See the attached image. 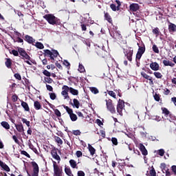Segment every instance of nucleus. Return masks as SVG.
<instances>
[{"instance_id":"nucleus-14","label":"nucleus","mask_w":176,"mask_h":176,"mask_svg":"<svg viewBox=\"0 0 176 176\" xmlns=\"http://www.w3.org/2000/svg\"><path fill=\"white\" fill-rule=\"evenodd\" d=\"M140 146V151L142 152V154L143 156H146L148 155V150H146V148H145V146L142 144V143H140L139 144Z\"/></svg>"},{"instance_id":"nucleus-56","label":"nucleus","mask_w":176,"mask_h":176,"mask_svg":"<svg viewBox=\"0 0 176 176\" xmlns=\"http://www.w3.org/2000/svg\"><path fill=\"white\" fill-rule=\"evenodd\" d=\"M49 94L51 100H56V98H57V96L55 93H50Z\"/></svg>"},{"instance_id":"nucleus-45","label":"nucleus","mask_w":176,"mask_h":176,"mask_svg":"<svg viewBox=\"0 0 176 176\" xmlns=\"http://www.w3.org/2000/svg\"><path fill=\"white\" fill-rule=\"evenodd\" d=\"M55 140L57 144H60V145H63V140L58 136L55 137Z\"/></svg>"},{"instance_id":"nucleus-24","label":"nucleus","mask_w":176,"mask_h":176,"mask_svg":"<svg viewBox=\"0 0 176 176\" xmlns=\"http://www.w3.org/2000/svg\"><path fill=\"white\" fill-rule=\"evenodd\" d=\"M12 59L10 58H6V61L5 62V65L8 68V69H10L12 68Z\"/></svg>"},{"instance_id":"nucleus-61","label":"nucleus","mask_w":176,"mask_h":176,"mask_svg":"<svg viewBox=\"0 0 176 176\" xmlns=\"http://www.w3.org/2000/svg\"><path fill=\"white\" fill-rule=\"evenodd\" d=\"M111 142H112V144H113L116 146H117L118 144V139L116 138H111Z\"/></svg>"},{"instance_id":"nucleus-64","label":"nucleus","mask_w":176,"mask_h":176,"mask_svg":"<svg viewBox=\"0 0 176 176\" xmlns=\"http://www.w3.org/2000/svg\"><path fill=\"white\" fill-rule=\"evenodd\" d=\"M77 174H78V176H85V172H83L82 170H78Z\"/></svg>"},{"instance_id":"nucleus-29","label":"nucleus","mask_w":176,"mask_h":176,"mask_svg":"<svg viewBox=\"0 0 176 176\" xmlns=\"http://www.w3.org/2000/svg\"><path fill=\"white\" fill-rule=\"evenodd\" d=\"M65 173L68 176H74V175L72 174V170H71V168H69L68 166L65 167Z\"/></svg>"},{"instance_id":"nucleus-10","label":"nucleus","mask_w":176,"mask_h":176,"mask_svg":"<svg viewBox=\"0 0 176 176\" xmlns=\"http://www.w3.org/2000/svg\"><path fill=\"white\" fill-rule=\"evenodd\" d=\"M115 2L117 3L118 6H116V5L111 3L110 5V8L111 9V10H113V12H116V10L118 11L120 10L122 3L119 0H116Z\"/></svg>"},{"instance_id":"nucleus-21","label":"nucleus","mask_w":176,"mask_h":176,"mask_svg":"<svg viewBox=\"0 0 176 176\" xmlns=\"http://www.w3.org/2000/svg\"><path fill=\"white\" fill-rule=\"evenodd\" d=\"M163 64L165 65V67H174L175 65V64H174L173 62L167 60H164Z\"/></svg>"},{"instance_id":"nucleus-43","label":"nucleus","mask_w":176,"mask_h":176,"mask_svg":"<svg viewBox=\"0 0 176 176\" xmlns=\"http://www.w3.org/2000/svg\"><path fill=\"white\" fill-rule=\"evenodd\" d=\"M63 65H65L67 68V69H69V68H71V63H69V62H68V60H64Z\"/></svg>"},{"instance_id":"nucleus-40","label":"nucleus","mask_w":176,"mask_h":176,"mask_svg":"<svg viewBox=\"0 0 176 176\" xmlns=\"http://www.w3.org/2000/svg\"><path fill=\"white\" fill-rule=\"evenodd\" d=\"M160 167L163 173H164V171H167V170L168 169V168H167V165H166V164L164 163H162Z\"/></svg>"},{"instance_id":"nucleus-30","label":"nucleus","mask_w":176,"mask_h":176,"mask_svg":"<svg viewBox=\"0 0 176 176\" xmlns=\"http://www.w3.org/2000/svg\"><path fill=\"white\" fill-rule=\"evenodd\" d=\"M1 124L2 127L6 129V130H9V129H10V125L6 121L1 122Z\"/></svg>"},{"instance_id":"nucleus-55","label":"nucleus","mask_w":176,"mask_h":176,"mask_svg":"<svg viewBox=\"0 0 176 176\" xmlns=\"http://www.w3.org/2000/svg\"><path fill=\"white\" fill-rule=\"evenodd\" d=\"M21 120H22L23 123H25V124H26V126H28V127H30V121L27 120V119H25V118H22Z\"/></svg>"},{"instance_id":"nucleus-5","label":"nucleus","mask_w":176,"mask_h":176,"mask_svg":"<svg viewBox=\"0 0 176 176\" xmlns=\"http://www.w3.org/2000/svg\"><path fill=\"white\" fill-rule=\"evenodd\" d=\"M123 109H124V100L119 99L117 104V112L120 116H123Z\"/></svg>"},{"instance_id":"nucleus-12","label":"nucleus","mask_w":176,"mask_h":176,"mask_svg":"<svg viewBox=\"0 0 176 176\" xmlns=\"http://www.w3.org/2000/svg\"><path fill=\"white\" fill-rule=\"evenodd\" d=\"M167 23H168V32H176V25L170 22L169 20H167Z\"/></svg>"},{"instance_id":"nucleus-33","label":"nucleus","mask_w":176,"mask_h":176,"mask_svg":"<svg viewBox=\"0 0 176 176\" xmlns=\"http://www.w3.org/2000/svg\"><path fill=\"white\" fill-rule=\"evenodd\" d=\"M89 90L91 91V93H93V94H98L100 93V91H98V89H97V87H89Z\"/></svg>"},{"instance_id":"nucleus-13","label":"nucleus","mask_w":176,"mask_h":176,"mask_svg":"<svg viewBox=\"0 0 176 176\" xmlns=\"http://www.w3.org/2000/svg\"><path fill=\"white\" fill-rule=\"evenodd\" d=\"M150 68L153 71H159L160 66L159 65V63H157V62H152L150 64Z\"/></svg>"},{"instance_id":"nucleus-62","label":"nucleus","mask_w":176,"mask_h":176,"mask_svg":"<svg viewBox=\"0 0 176 176\" xmlns=\"http://www.w3.org/2000/svg\"><path fill=\"white\" fill-rule=\"evenodd\" d=\"M27 174H28V176H38L39 175V172H33V173L31 175L30 174V173L28 172V170H27Z\"/></svg>"},{"instance_id":"nucleus-50","label":"nucleus","mask_w":176,"mask_h":176,"mask_svg":"<svg viewBox=\"0 0 176 176\" xmlns=\"http://www.w3.org/2000/svg\"><path fill=\"white\" fill-rule=\"evenodd\" d=\"M54 111L55 115L58 118H61V112H60V110L56 109H54Z\"/></svg>"},{"instance_id":"nucleus-27","label":"nucleus","mask_w":176,"mask_h":176,"mask_svg":"<svg viewBox=\"0 0 176 176\" xmlns=\"http://www.w3.org/2000/svg\"><path fill=\"white\" fill-rule=\"evenodd\" d=\"M34 107L36 111H39V109H42V105H41V102H39L38 100L34 102Z\"/></svg>"},{"instance_id":"nucleus-15","label":"nucleus","mask_w":176,"mask_h":176,"mask_svg":"<svg viewBox=\"0 0 176 176\" xmlns=\"http://www.w3.org/2000/svg\"><path fill=\"white\" fill-rule=\"evenodd\" d=\"M24 39L26 42H28V43H30V44L34 43L35 42V39H34V38H32V36H31L28 34L25 36Z\"/></svg>"},{"instance_id":"nucleus-44","label":"nucleus","mask_w":176,"mask_h":176,"mask_svg":"<svg viewBox=\"0 0 176 176\" xmlns=\"http://www.w3.org/2000/svg\"><path fill=\"white\" fill-rule=\"evenodd\" d=\"M150 176H156V170L153 166L151 167V170L149 171Z\"/></svg>"},{"instance_id":"nucleus-51","label":"nucleus","mask_w":176,"mask_h":176,"mask_svg":"<svg viewBox=\"0 0 176 176\" xmlns=\"http://www.w3.org/2000/svg\"><path fill=\"white\" fill-rule=\"evenodd\" d=\"M153 52H154V53H157V54H159V47H157L156 45H153Z\"/></svg>"},{"instance_id":"nucleus-49","label":"nucleus","mask_w":176,"mask_h":176,"mask_svg":"<svg viewBox=\"0 0 176 176\" xmlns=\"http://www.w3.org/2000/svg\"><path fill=\"white\" fill-rule=\"evenodd\" d=\"M17 100H19V96L16 94L12 95V102H16Z\"/></svg>"},{"instance_id":"nucleus-37","label":"nucleus","mask_w":176,"mask_h":176,"mask_svg":"<svg viewBox=\"0 0 176 176\" xmlns=\"http://www.w3.org/2000/svg\"><path fill=\"white\" fill-rule=\"evenodd\" d=\"M153 75L155 76V78H157V79H162V78H163V74L159 72H155Z\"/></svg>"},{"instance_id":"nucleus-28","label":"nucleus","mask_w":176,"mask_h":176,"mask_svg":"<svg viewBox=\"0 0 176 176\" xmlns=\"http://www.w3.org/2000/svg\"><path fill=\"white\" fill-rule=\"evenodd\" d=\"M63 107L64 109H65V111L67 112L68 115H72V113H74V110H72V109L69 108L68 106L63 104Z\"/></svg>"},{"instance_id":"nucleus-57","label":"nucleus","mask_w":176,"mask_h":176,"mask_svg":"<svg viewBox=\"0 0 176 176\" xmlns=\"http://www.w3.org/2000/svg\"><path fill=\"white\" fill-rule=\"evenodd\" d=\"M45 82L47 83H52L53 82V79L50 78V77H45L44 78Z\"/></svg>"},{"instance_id":"nucleus-42","label":"nucleus","mask_w":176,"mask_h":176,"mask_svg":"<svg viewBox=\"0 0 176 176\" xmlns=\"http://www.w3.org/2000/svg\"><path fill=\"white\" fill-rule=\"evenodd\" d=\"M141 76H142V78H144V79H146V80H148V79L150 78L151 76L146 74V73H145L144 72H141Z\"/></svg>"},{"instance_id":"nucleus-60","label":"nucleus","mask_w":176,"mask_h":176,"mask_svg":"<svg viewBox=\"0 0 176 176\" xmlns=\"http://www.w3.org/2000/svg\"><path fill=\"white\" fill-rule=\"evenodd\" d=\"M11 54H13V56H15L16 57L19 56V51L16 50H12L11 52Z\"/></svg>"},{"instance_id":"nucleus-23","label":"nucleus","mask_w":176,"mask_h":176,"mask_svg":"<svg viewBox=\"0 0 176 176\" xmlns=\"http://www.w3.org/2000/svg\"><path fill=\"white\" fill-rule=\"evenodd\" d=\"M69 163L72 168H78V164L76 163V161H75L74 160H70L69 161Z\"/></svg>"},{"instance_id":"nucleus-1","label":"nucleus","mask_w":176,"mask_h":176,"mask_svg":"<svg viewBox=\"0 0 176 176\" xmlns=\"http://www.w3.org/2000/svg\"><path fill=\"white\" fill-rule=\"evenodd\" d=\"M43 19L51 24V25H57V24H60V19L56 17L53 14H47L43 16Z\"/></svg>"},{"instance_id":"nucleus-53","label":"nucleus","mask_w":176,"mask_h":176,"mask_svg":"<svg viewBox=\"0 0 176 176\" xmlns=\"http://www.w3.org/2000/svg\"><path fill=\"white\" fill-rule=\"evenodd\" d=\"M43 75H45V76H47L48 78H50V76H52V74H50V72L46 69L43 72Z\"/></svg>"},{"instance_id":"nucleus-4","label":"nucleus","mask_w":176,"mask_h":176,"mask_svg":"<svg viewBox=\"0 0 176 176\" xmlns=\"http://www.w3.org/2000/svg\"><path fill=\"white\" fill-rule=\"evenodd\" d=\"M57 152L58 153H59V155H61V150H58V148H54L51 151V155L53 159H54V160L58 161V164H60V162H61V157H60V155H58Z\"/></svg>"},{"instance_id":"nucleus-54","label":"nucleus","mask_w":176,"mask_h":176,"mask_svg":"<svg viewBox=\"0 0 176 176\" xmlns=\"http://www.w3.org/2000/svg\"><path fill=\"white\" fill-rule=\"evenodd\" d=\"M21 155H24V156H26V157H28L29 159L31 157V155H30V154H28V153H27L25 151H21Z\"/></svg>"},{"instance_id":"nucleus-35","label":"nucleus","mask_w":176,"mask_h":176,"mask_svg":"<svg viewBox=\"0 0 176 176\" xmlns=\"http://www.w3.org/2000/svg\"><path fill=\"white\" fill-rule=\"evenodd\" d=\"M162 113H164V115H165L166 118L170 114V111H168V109L166 107H162Z\"/></svg>"},{"instance_id":"nucleus-38","label":"nucleus","mask_w":176,"mask_h":176,"mask_svg":"<svg viewBox=\"0 0 176 176\" xmlns=\"http://www.w3.org/2000/svg\"><path fill=\"white\" fill-rule=\"evenodd\" d=\"M168 116H169V118H167L169 122H174V120H176V117L174 114L170 113Z\"/></svg>"},{"instance_id":"nucleus-25","label":"nucleus","mask_w":176,"mask_h":176,"mask_svg":"<svg viewBox=\"0 0 176 176\" xmlns=\"http://www.w3.org/2000/svg\"><path fill=\"white\" fill-rule=\"evenodd\" d=\"M138 53H140L141 54H144L145 53V45H143V46H140V43H138Z\"/></svg>"},{"instance_id":"nucleus-7","label":"nucleus","mask_w":176,"mask_h":176,"mask_svg":"<svg viewBox=\"0 0 176 176\" xmlns=\"http://www.w3.org/2000/svg\"><path fill=\"white\" fill-rule=\"evenodd\" d=\"M106 105L108 111L111 112V113H116V110L115 109V107L113 106V104L112 103V100L109 99L108 100H106Z\"/></svg>"},{"instance_id":"nucleus-31","label":"nucleus","mask_w":176,"mask_h":176,"mask_svg":"<svg viewBox=\"0 0 176 176\" xmlns=\"http://www.w3.org/2000/svg\"><path fill=\"white\" fill-rule=\"evenodd\" d=\"M89 151L90 152V155L91 156H94V154L96 153V148H94L93 146L89 144Z\"/></svg>"},{"instance_id":"nucleus-47","label":"nucleus","mask_w":176,"mask_h":176,"mask_svg":"<svg viewBox=\"0 0 176 176\" xmlns=\"http://www.w3.org/2000/svg\"><path fill=\"white\" fill-rule=\"evenodd\" d=\"M82 31H87V24L81 23L80 25Z\"/></svg>"},{"instance_id":"nucleus-11","label":"nucleus","mask_w":176,"mask_h":176,"mask_svg":"<svg viewBox=\"0 0 176 176\" xmlns=\"http://www.w3.org/2000/svg\"><path fill=\"white\" fill-rule=\"evenodd\" d=\"M130 12H138L140 10V5L138 3H133L129 6Z\"/></svg>"},{"instance_id":"nucleus-2","label":"nucleus","mask_w":176,"mask_h":176,"mask_svg":"<svg viewBox=\"0 0 176 176\" xmlns=\"http://www.w3.org/2000/svg\"><path fill=\"white\" fill-rule=\"evenodd\" d=\"M45 57H50L51 63H54V58H57L59 56L58 51L56 50H44Z\"/></svg>"},{"instance_id":"nucleus-16","label":"nucleus","mask_w":176,"mask_h":176,"mask_svg":"<svg viewBox=\"0 0 176 176\" xmlns=\"http://www.w3.org/2000/svg\"><path fill=\"white\" fill-rule=\"evenodd\" d=\"M0 167H1V168H3L4 170L7 171L8 173L10 171V168H9V166H8L6 164H5V162L1 160H0Z\"/></svg>"},{"instance_id":"nucleus-32","label":"nucleus","mask_w":176,"mask_h":176,"mask_svg":"<svg viewBox=\"0 0 176 176\" xmlns=\"http://www.w3.org/2000/svg\"><path fill=\"white\" fill-rule=\"evenodd\" d=\"M69 118L72 122H76L78 120V116L74 113L69 115Z\"/></svg>"},{"instance_id":"nucleus-19","label":"nucleus","mask_w":176,"mask_h":176,"mask_svg":"<svg viewBox=\"0 0 176 176\" xmlns=\"http://www.w3.org/2000/svg\"><path fill=\"white\" fill-rule=\"evenodd\" d=\"M69 91L72 94V96H79V91L74 89L73 87H69Z\"/></svg>"},{"instance_id":"nucleus-18","label":"nucleus","mask_w":176,"mask_h":176,"mask_svg":"<svg viewBox=\"0 0 176 176\" xmlns=\"http://www.w3.org/2000/svg\"><path fill=\"white\" fill-rule=\"evenodd\" d=\"M21 107H23L24 110L26 111V112H30V106H28V103L23 100H21Z\"/></svg>"},{"instance_id":"nucleus-9","label":"nucleus","mask_w":176,"mask_h":176,"mask_svg":"<svg viewBox=\"0 0 176 176\" xmlns=\"http://www.w3.org/2000/svg\"><path fill=\"white\" fill-rule=\"evenodd\" d=\"M62 89L63 91H62L61 94L63 96L65 100H69V96L68 95V92L69 91V87L67 85H63Z\"/></svg>"},{"instance_id":"nucleus-8","label":"nucleus","mask_w":176,"mask_h":176,"mask_svg":"<svg viewBox=\"0 0 176 176\" xmlns=\"http://www.w3.org/2000/svg\"><path fill=\"white\" fill-rule=\"evenodd\" d=\"M124 54L125 57H126L128 61H133V54H134V50H124Z\"/></svg>"},{"instance_id":"nucleus-46","label":"nucleus","mask_w":176,"mask_h":176,"mask_svg":"<svg viewBox=\"0 0 176 176\" xmlns=\"http://www.w3.org/2000/svg\"><path fill=\"white\" fill-rule=\"evenodd\" d=\"M107 93L109 96H111V97H113V98H116V94H115L113 91L107 90Z\"/></svg>"},{"instance_id":"nucleus-58","label":"nucleus","mask_w":176,"mask_h":176,"mask_svg":"<svg viewBox=\"0 0 176 176\" xmlns=\"http://www.w3.org/2000/svg\"><path fill=\"white\" fill-rule=\"evenodd\" d=\"M14 76L15 78H16L18 80H21V75L19 73H16L14 74Z\"/></svg>"},{"instance_id":"nucleus-48","label":"nucleus","mask_w":176,"mask_h":176,"mask_svg":"<svg viewBox=\"0 0 176 176\" xmlns=\"http://www.w3.org/2000/svg\"><path fill=\"white\" fill-rule=\"evenodd\" d=\"M78 71L79 72H80L81 74L85 72V67L83 66V65L82 64H79L78 66Z\"/></svg>"},{"instance_id":"nucleus-59","label":"nucleus","mask_w":176,"mask_h":176,"mask_svg":"<svg viewBox=\"0 0 176 176\" xmlns=\"http://www.w3.org/2000/svg\"><path fill=\"white\" fill-rule=\"evenodd\" d=\"M157 153L160 155V156H164V149L161 148L158 150Z\"/></svg>"},{"instance_id":"nucleus-41","label":"nucleus","mask_w":176,"mask_h":176,"mask_svg":"<svg viewBox=\"0 0 176 176\" xmlns=\"http://www.w3.org/2000/svg\"><path fill=\"white\" fill-rule=\"evenodd\" d=\"M35 46L37 47V49H43L45 47L43 44L41 42H36Z\"/></svg>"},{"instance_id":"nucleus-3","label":"nucleus","mask_w":176,"mask_h":176,"mask_svg":"<svg viewBox=\"0 0 176 176\" xmlns=\"http://www.w3.org/2000/svg\"><path fill=\"white\" fill-rule=\"evenodd\" d=\"M54 167V176H63V167L59 166L56 161H52Z\"/></svg>"},{"instance_id":"nucleus-52","label":"nucleus","mask_w":176,"mask_h":176,"mask_svg":"<svg viewBox=\"0 0 176 176\" xmlns=\"http://www.w3.org/2000/svg\"><path fill=\"white\" fill-rule=\"evenodd\" d=\"M142 54H141L140 52H137L136 58H135L136 61H140V60H141V58L142 57Z\"/></svg>"},{"instance_id":"nucleus-39","label":"nucleus","mask_w":176,"mask_h":176,"mask_svg":"<svg viewBox=\"0 0 176 176\" xmlns=\"http://www.w3.org/2000/svg\"><path fill=\"white\" fill-rule=\"evenodd\" d=\"M25 63H26V64H28V65H32V64L36 65V61H35V60H32L31 58L30 60H25ZM31 63L32 64H31Z\"/></svg>"},{"instance_id":"nucleus-17","label":"nucleus","mask_w":176,"mask_h":176,"mask_svg":"<svg viewBox=\"0 0 176 176\" xmlns=\"http://www.w3.org/2000/svg\"><path fill=\"white\" fill-rule=\"evenodd\" d=\"M31 164L33 168V172L39 173V166H38V164L35 162H32Z\"/></svg>"},{"instance_id":"nucleus-20","label":"nucleus","mask_w":176,"mask_h":176,"mask_svg":"<svg viewBox=\"0 0 176 176\" xmlns=\"http://www.w3.org/2000/svg\"><path fill=\"white\" fill-rule=\"evenodd\" d=\"M104 13V19L107 20V21H108V23H109L110 24H113L112 17H111V15L109 14V13L105 12Z\"/></svg>"},{"instance_id":"nucleus-26","label":"nucleus","mask_w":176,"mask_h":176,"mask_svg":"<svg viewBox=\"0 0 176 176\" xmlns=\"http://www.w3.org/2000/svg\"><path fill=\"white\" fill-rule=\"evenodd\" d=\"M73 104L72 103V105H73V107H75V108H77V109H79V107H80V102H79V100H78V99L74 98L73 100Z\"/></svg>"},{"instance_id":"nucleus-36","label":"nucleus","mask_w":176,"mask_h":176,"mask_svg":"<svg viewBox=\"0 0 176 176\" xmlns=\"http://www.w3.org/2000/svg\"><path fill=\"white\" fill-rule=\"evenodd\" d=\"M152 32L153 34H154V35H155V36H159L160 34V30H159V28H155L154 29H153Z\"/></svg>"},{"instance_id":"nucleus-63","label":"nucleus","mask_w":176,"mask_h":176,"mask_svg":"<svg viewBox=\"0 0 176 176\" xmlns=\"http://www.w3.org/2000/svg\"><path fill=\"white\" fill-rule=\"evenodd\" d=\"M72 134H74V135H80L81 133L79 130H74Z\"/></svg>"},{"instance_id":"nucleus-6","label":"nucleus","mask_w":176,"mask_h":176,"mask_svg":"<svg viewBox=\"0 0 176 176\" xmlns=\"http://www.w3.org/2000/svg\"><path fill=\"white\" fill-rule=\"evenodd\" d=\"M18 52L19 53V56H21V57L23 60H30L31 56H30V55H28L27 52H25V50H24L21 47H18Z\"/></svg>"},{"instance_id":"nucleus-22","label":"nucleus","mask_w":176,"mask_h":176,"mask_svg":"<svg viewBox=\"0 0 176 176\" xmlns=\"http://www.w3.org/2000/svg\"><path fill=\"white\" fill-rule=\"evenodd\" d=\"M15 127L19 133H23L24 131V126H23V124L21 123L19 124H15Z\"/></svg>"},{"instance_id":"nucleus-34","label":"nucleus","mask_w":176,"mask_h":176,"mask_svg":"<svg viewBox=\"0 0 176 176\" xmlns=\"http://www.w3.org/2000/svg\"><path fill=\"white\" fill-rule=\"evenodd\" d=\"M160 97H162V96H160V94L155 93V94L153 95L154 100H155V101H157V102H159V101H162V98H160Z\"/></svg>"}]
</instances>
